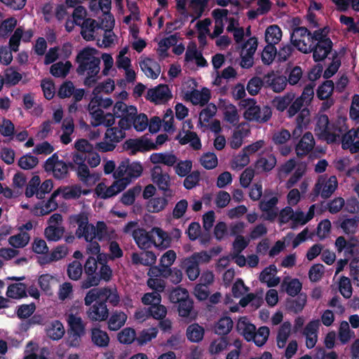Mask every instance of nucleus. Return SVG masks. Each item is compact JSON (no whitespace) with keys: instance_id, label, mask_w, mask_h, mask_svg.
Listing matches in <instances>:
<instances>
[{"instance_id":"1","label":"nucleus","mask_w":359,"mask_h":359,"mask_svg":"<svg viewBox=\"0 0 359 359\" xmlns=\"http://www.w3.org/2000/svg\"><path fill=\"white\" fill-rule=\"evenodd\" d=\"M131 128V122L128 118H121L118 123V126L109 128L102 141L96 144V149L106 152L114 149L117 143L126 137V130Z\"/></svg>"},{"instance_id":"2","label":"nucleus","mask_w":359,"mask_h":359,"mask_svg":"<svg viewBox=\"0 0 359 359\" xmlns=\"http://www.w3.org/2000/svg\"><path fill=\"white\" fill-rule=\"evenodd\" d=\"M238 106L243 111L244 118L249 121L266 122L271 116V110L269 107L261 108L255 100L252 98L241 100Z\"/></svg>"},{"instance_id":"3","label":"nucleus","mask_w":359,"mask_h":359,"mask_svg":"<svg viewBox=\"0 0 359 359\" xmlns=\"http://www.w3.org/2000/svg\"><path fill=\"white\" fill-rule=\"evenodd\" d=\"M196 82L192 79H189L182 84V93L184 100L191 102L194 105L203 106L208 102L210 99V91L207 88H203L201 90H196Z\"/></svg>"},{"instance_id":"4","label":"nucleus","mask_w":359,"mask_h":359,"mask_svg":"<svg viewBox=\"0 0 359 359\" xmlns=\"http://www.w3.org/2000/svg\"><path fill=\"white\" fill-rule=\"evenodd\" d=\"M66 320L69 327V331L72 334L74 339L69 344L72 346H77L80 343V338L86 332V323L76 309L71 308L66 313Z\"/></svg>"},{"instance_id":"5","label":"nucleus","mask_w":359,"mask_h":359,"mask_svg":"<svg viewBox=\"0 0 359 359\" xmlns=\"http://www.w3.org/2000/svg\"><path fill=\"white\" fill-rule=\"evenodd\" d=\"M69 222L74 226L77 224L78 229L76 235L78 238H83L87 242H91L95 238H98V230L97 226L88 223V218L84 213L71 215Z\"/></svg>"},{"instance_id":"6","label":"nucleus","mask_w":359,"mask_h":359,"mask_svg":"<svg viewBox=\"0 0 359 359\" xmlns=\"http://www.w3.org/2000/svg\"><path fill=\"white\" fill-rule=\"evenodd\" d=\"M228 13L229 12L226 9L221 8L215 9L212 11V14L215 19V29L212 33L210 34L212 38L217 37L223 32L224 21L228 22L226 29L229 32L239 27L238 17H228Z\"/></svg>"},{"instance_id":"7","label":"nucleus","mask_w":359,"mask_h":359,"mask_svg":"<svg viewBox=\"0 0 359 359\" xmlns=\"http://www.w3.org/2000/svg\"><path fill=\"white\" fill-rule=\"evenodd\" d=\"M88 109L90 116V123L93 126H111L115 123L114 116L111 113H105L96 105V100H90Z\"/></svg>"},{"instance_id":"8","label":"nucleus","mask_w":359,"mask_h":359,"mask_svg":"<svg viewBox=\"0 0 359 359\" xmlns=\"http://www.w3.org/2000/svg\"><path fill=\"white\" fill-rule=\"evenodd\" d=\"M291 41L302 53H306L311 50L313 38L304 27L296 29L291 35Z\"/></svg>"},{"instance_id":"9","label":"nucleus","mask_w":359,"mask_h":359,"mask_svg":"<svg viewBox=\"0 0 359 359\" xmlns=\"http://www.w3.org/2000/svg\"><path fill=\"white\" fill-rule=\"evenodd\" d=\"M337 187L338 182L335 176L321 175L315 185L314 191L326 198L334 192Z\"/></svg>"},{"instance_id":"10","label":"nucleus","mask_w":359,"mask_h":359,"mask_svg":"<svg viewBox=\"0 0 359 359\" xmlns=\"http://www.w3.org/2000/svg\"><path fill=\"white\" fill-rule=\"evenodd\" d=\"M155 147L153 142L145 137L138 139H130L123 144V148L131 155H135L137 152L149 151L153 150Z\"/></svg>"},{"instance_id":"11","label":"nucleus","mask_w":359,"mask_h":359,"mask_svg":"<svg viewBox=\"0 0 359 359\" xmlns=\"http://www.w3.org/2000/svg\"><path fill=\"white\" fill-rule=\"evenodd\" d=\"M151 181L156 184L159 189L165 192L167 196L172 197L173 192L169 189L170 184V177L166 173L163 172L160 166H154L151 170Z\"/></svg>"},{"instance_id":"12","label":"nucleus","mask_w":359,"mask_h":359,"mask_svg":"<svg viewBox=\"0 0 359 359\" xmlns=\"http://www.w3.org/2000/svg\"><path fill=\"white\" fill-rule=\"evenodd\" d=\"M146 98L156 104H163L172 98V93L167 85L161 84L149 89Z\"/></svg>"},{"instance_id":"13","label":"nucleus","mask_w":359,"mask_h":359,"mask_svg":"<svg viewBox=\"0 0 359 359\" xmlns=\"http://www.w3.org/2000/svg\"><path fill=\"white\" fill-rule=\"evenodd\" d=\"M124 180H116L113 184L107 187L104 183H99L95 192L101 198H108L116 196L127 187V183Z\"/></svg>"},{"instance_id":"14","label":"nucleus","mask_w":359,"mask_h":359,"mask_svg":"<svg viewBox=\"0 0 359 359\" xmlns=\"http://www.w3.org/2000/svg\"><path fill=\"white\" fill-rule=\"evenodd\" d=\"M84 269L88 276L81 282V287L88 289L99 285L100 278L94 275L97 269L96 259L93 257H89L85 264Z\"/></svg>"},{"instance_id":"15","label":"nucleus","mask_w":359,"mask_h":359,"mask_svg":"<svg viewBox=\"0 0 359 359\" xmlns=\"http://www.w3.org/2000/svg\"><path fill=\"white\" fill-rule=\"evenodd\" d=\"M151 245L159 250H165L170 246L171 238L167 232L159 227L151 229Z\"/></svg>"},{"instance_id":"16","label":"nucleus","mask_w":359,"mask_h":359,"mask_svg":"<svg viewBox=\"0 0 359 359\" xmlns=\"http://www.w3.org/2000/svg\"><path fill=\"white\" fill-rule=\"evenodd\" d=\"M86 314L90 320L102 322L108 318L109 310L104 302H97L88 309Z\"/></svg>"},{"instance_id":"17","label":"nucleus","mask_w":359,"mask_h":359,"mask_svg":"<svg viewBox=\"0 0 359 359\" xmlns=\"http://www.w3.org/2000/svg\"><path fill=\"white\" fill-rule=\"evenodd\" d=\"M218 107L222 111L226 121L232 125H236L238 123L240 117L236 106L226 100H220Z\"/></svg>"},{"instance_id":"18","label":"nucleus","mask_w":359,"mask_h":359,"mask_svg":"<svg viewBox=\"0 0 359 359\" xmlns=\"http://www.w3.org/2000/svg\"><path fill=\"white\" fill-rule=\"evenodd\" d=\"M149 161L155 166L161 164L172 167L177 163V158L172 152H155L149 156Z\"/></svg>"},{"instance_id":"19","label":"nucleus","mask_w":359,"mask_h":359,"mask_svg":"<svg viewBox=\"0 0 359 359\" xmlns=\"http://www.w3.org/2000/svg\"><path fill=\"white\" fill-rule=\"evenodd\" d=\"M45 168L48 171H52L53 175L57 178L65 177L68 172L67 165L62 161H59L55 155L49 158L45 165Z\"/></svg>"},{"instance_id":"20","label":"nucleus","mask_w":359,"mask_h":359,"mask_svg":"<svg viewBox=\"0 0 359 359\" xmlns=\"http://www.w3.org/2000/svg\"><path fill=\"white\" fill-rule=\"evenodd\" d=\"M176 140L182 145L189 144L190 146L196 150L201 148V140L197 134L189 130H181L176 136Z\"/></svg>"},{"instance_id":"21","label":"nucleus","mask_w":359,"mask_h":359,"mask_svg":"<svg viewBox=\"0 0 359 359\" xmlns=\"http://www.w3.org/2000/svg\"><path fill=\"white\" fill-rule=\"evenodd\" d=\"M81 194L86 195L88 191H82L81 187L78 185L66 186L57 189L53 192V197L60 196L63 199L69 200L80 197Z\"/></svg>"},{"instance_id":"22","label":"nucleus","mask_w":359,"mask_h":359,"mask_svg":"<svg viewBox=\"0 0 359 359\" xmlns=\"http://www.w3.org/2000/svg\"><path fill=\"white\" fill-rule=\"evenodd\" d=\"M140 66L144 74L152 79H156L161 74L160 65L151 58L142 57Z\"/></svg>"},{"instance_id":"23","label":"nucleus","mask_w":359,"mask_h":359,"mask_svg":"<svg viewBox=\"0 0 359 359\" xmlns=\"http://www.w3.org/2000/svg\"><path fill=\"white\" fill-rule=\"evenodd\" d=\"M33 36L31 29L25 31L22 27H18L9 40V46L13 51H17L22 39L23 41H29Z\"/></svg>"},{"instance_id":"24","label":"nucleus","mask_w":359,"mask_h":359,"mask_svg":"<svg viewBox=\"0 0 359 359\" xmlns=\"http://www.w3.org/2000/svg\"><path fill=\"white\" fill-rule=\"evenodd\" d=\"M342 148L348 149L351 153L359 151L358 130H350L342 138Z\"/></svg>"},{"instance_id":"25","label":"nucleus","mask_w":359,"mask_h":359,"mask_svg":"<svg viewBox=\"0 0 359 359\" xmlns=\"http://www.w3.org/2000/svg\"><path fill=\"white\" fill-rule=\"evenodd\" d=\"M100 62H97L94 63H88L86 66L85 65L79 66L77 69L78 73L79 74L87 76L85 80L86 85L90 86L95 81V77L99 73L100 69Z\"/></svg>"},{"instance_id":"26","label":"nucleus","mask_w":359,"mask_h":359,"mask_svg":"<svg viewBox=\"0 0 359 359\" xmlns=\"http://www.w3.org/2000/svg\"><path fill=\"white\" fill-rule=\"evenodd\" d=\"M276 274V266L275 265H270L260 273L259 278L261 282L266 283L268 287H274L280 282V278Z\"/></svg>"},{"instance_id":"27","label":"nucleus","mask_w":359,"mask_h":359,"mask_svg":"<svg viewBox=\"0 0 359 359\" xmlns=\"http://www.w3.org/2000/svg\"><path fill=\"white\" fill-rule=\"evenodd\" d=\"M315 208L316 205H311L306 213L304 212L300 209L296 210H293L292 228H294L297 226H303L311 220L314 217Z\"/></svg>"},{"instance_id":"28","label":"nucleus","mask_w":359,"mask_h":359,"mask_svg":"<svg viewBox=\"0 0 359 359\" xmlns=\"http://www.w3.org/2000/svg\"><path fill=\"white\" fill-rule=\"evenodd\" d=\"M100 27L95 20L87 19L82 23L81 34L86 41L95 40Z\"/></svg>"},{"instance_id":"29","label":"nucleus","mask_w":359,"mask_h":359,"mask_svg":"<svg viewBox=\"0 0 359 359\" xmlns=\"http://www.w3.org/2000/svg\"><path fill=\"white\" fill-rule=\"evenodd\" d=\"M264 83L271 87L273 91L278 93L285 89L287 81L285 76L272 72L264 76Z\"/></svg>"},{"instance_id":"30","label":"nucleus","mask_w":359,"mask_h":359,"mask_svg":"<svg viewBox=\"0 0 359 359\" xmlns=\"http://www.w3.org/2000/svg\"><path fill=\"white\" fill-rule=\"evenodd\" d=\"M113 112L114 117L128 118L130 121V118L137 114V109L133 105H127L123 102H117L114 106Z\"/></svg>"},{"instance_id":"31","label":"nucleus","mask_w":359,"mask_h":359,"mask_svg":"<svg viewBox=\"0 0 359 359\" xmlns=\"http://www.w3.org/2000/svg\"><path fill=\"white\" fill-rule=\"evenodd\" d=\"M55 198L56 197H53V193L48 201L35 205L32 210V213L36 216H42L56 210L58 204Z\"/></svg>"},{"instance_id":"32","label":"nucleus","mask_w":359,"mask_h":359,"mask_svg":"<svg viewBox=\"0 0 359 359\" xmlns=\"http://www.w3.org/2000/svg\"><path fill=\"white\" fill-rule=\"evenodd\" d=\"M97 55L98 51L95 48H86L83 49L76 57L77 62L79 65V66H81L83 65L86 66L88 63L100 62Z\"/></svg>"},{"instance_id":"33","label":"nucleus","mask_w":359,"mask_h":359,"mask_svg":"<svg viewBox=\"0 0 359 359\" xmlns=\"http://www.w3.org/2000/svg\"><path fill=\"white\" fill-rule=\"evenodd\" d=\"M90 338L93 344L96 346L104 348L109 344L110 339L108 334L98 327L90 329Z\"/></svg>"},{"instance_id":"34","label":"nucleus","mask_w":359,"mask_h":359,"mask_svg":"<svg viewBox=\"0 0 359 359\" xmlns=\"http://www.w3.org/2000/svg\"><path fill=\"white\" fill-rule=\"evenodd\" d=\"M69 252L68 248L65 245L55 248L46 257L39 259L41 264H46L53 262H57L65 258Z\"/></svg>"},{"instance_id":"35","label":"nucleus","mask_w":359,"mask_h":359,"mask_svg":"<svg viewBox=\"0 0 359 359\" xmlns=\"http://www.w3.org/2000/svg\"><path fill=\"white\" fill-rule=\"evenodd\" d=\"M315 145L313 135L311 133H305L296 146V152L298 156H304L310 152Z\"/></svg>"},{"instance_id":"36","label":"nucleus","mask_w":359,"mask_h":359,"mask_svg":"<svg viewBox=\"0 0 359 359\" xmlns=\"http://www.w3.org/2000/svg\"><path fill=\"white\" fill-rule=\"evenodd\" d=\"M77 175L80 180L88 186H92L100 179V175L96 172L91 173L87 165L76 168Z\"/></svg>"},{"instance_id":"37","label":"nucleus","mask_w":359,"mask_h":359,"mask_svg":"<svg viewBox=\"0 0 359 359\" xmlns=\"http://www.w3.org/2000/svg\"><path fill=\"white\" fill-rule=\"evenodd\" d=\"M127 161V176L126 178L120 179L119 180H124L127 183V187L130 184L133 179L140 177L143 172V166L139 161H134L130 163L129 160Z\"/></svg>"},{"instance_id":"38","label":"nucleus","mask_w":359,"mask_h":359,"mask_svg":"<svg viewBox=\"0 0 359 359\" xmlns=\"http://www.w3.org/2000/svg\"><path fill=\"white\" fill-rule=\"evenodd\" d=\"M133 237L141 249H148L151 246V230L147 232L143 229H135L133 232Z\"/></svg>"},{"instance_id":"39","label":"nucleus","mask_w":359,"mask_h":359,"mask_svg":"<svg viewBox=\"0 0 359 359\" xmlns=\"http://www.w3.org/2000/svg\"><path fill=\"white\" fill-rule=\"evenodd\" d=\"M131 258L133 264L144 266H152L156 262V256L151 251L133 253Z\"/></svg>"},{"instance_id":"40","label":"nucleus","mask_w":359,"mask_h":359,"mask_svg":"<svg viewBox=\"0 0 359 359\" xmlns=\"http://www.w3.org/2000/svg\"><path fill=\"white\" fill-rule=\"evenodd\" d=\"M250 129L248 127L240 126V127L234 130L232 136L229 139V144L232 149L240 148L243 143V140L248 136Z\"/></svg>"},{"instance_id":"41","label":"nucleus","mask_w":359,"mask_h":359,"mask_svg":"<svg viewBox=\"0 0 359 359\" xmlns=\"http://www.w3.org/2000/svg\"><path fill=\"white\" fill-rule=\"evenodd\" d=\"M282 36V30L277 25H270L265 30L264 38L268 45L275 46L281 41Z\"/></svg>"},{"instance_id":"42","label":"nucleus","mask_w":359,"mask_h":359,"mask_svg":"<svg viewBox=\"0 0 359 359\" xmlns=\"http://www.w3.org/2000/svg\"><path fill=\"white\" fill-rule=\"evenodd\" d=\"M331 40H324L318 43L313 50V57L316 62L323 60L332 49Z\"/></svg>"},{"instance_id":"43","label":"nucleus","mask_w":359,"mask_h":359,"mask_svg":"<svg viewBox=\"0 0 359 359\" xmlns=\"http://www.w3.org/2000/svg\"><path fill=\"white\" fill-rule=\"evenodd\" d=\"M185 61L187 62H195L200 67H205L207 64L201 53L198 51L195 44H190L185 53Z\"/></svg>"},{"instance_id":"44","label":"nucleus","mask_w":359,"mask_h":359,"mask_svg":"<svg viewBox=\"0 0 359 359\" xmlns=\"http://www.w3.org/2000/svg\"><path fill=\"white\" fill-rule=\"evenodd\" d=\"M177 43V37L174 35L169 36L159 41L156 49L157 54L160 59H165L168 56L169 48Z\"/></svg>"},{"instance_id":"45","label":"nucleus","mask_w":359,"mask_h":359,"mask_svg":"<svg viewBox=\"0 0 359 359\" xmlns=\"http://www.w3.org/2000/svg\"><path fill=\"white\" fill-rule=\"evenodd\" d=\"M237 330L246 340L252 341V334L256 330V328L247 318L242 317L238 320Z\"/></svg>"},{"instance_id":"46","label":"nucleus","mask_w":359,"mask_h":359,"mask_svg":"<svg viewBox=\"0 0 359 359\" xmlns=\"http://www.w3.org/2000/svg\"><path fill=\"white\" fill-rule=\"evenodd\" d=\"M48 337L53 340H59L65 334V327L59 320H54L50 323L46 328Z\"/></svg>"},{"instance_id":"47","label":"nucleus","mask_w":359,"mask_h":359,"mask_svg":"<svg viewBox=\"0 0 359 359\" xmlns=\"http://www.w3.org/2000/svg\"><path fill=\"white\" fill-rule=\"evenodd\" d=\"M57 280L55 276L48 273L41 275L38 278V285L41 290L46 294H53V287L56 284Z\"/></svg>"},{"instance_id":"48","label":"nucleus","mask_w":359,"mask_h":359,"mask_svg":"<svg viewBox=\"0 0 359 359\" xmlns=\"http://www.w3.org/2000/svg\"><path fill=\"white\" fill-rule=\"evenodd\" d=\"M307 171V165L304 162L297 163L294 172L285 183V187L290 189L293 187Z\"/></svg>"},{"instance_id":"49","label":"nucleus","mask_w":359,"mask_h":359,"mask_svg":"<svg viewBox=\"0 0 359 359\" xmlns=\"http://www.w3.org/2000/svg\"><path fill=\"white\" fill-rule=\"evenodd\" d=\"M6 296L14 299L27 297V285L22 283L10 285L7 288Z\"/></svg>"},{"instance_id":"50","label":"nucleus","mask_w":359,"mask_h":359,"mask_svg":"<svg viewBox=\"0 0 359 359\" xmlns=\"http://www.w3.org/2000/svg\"><path fill=\"white\" fill-rule=\"evenodd\" d=\"M292 325L289 321L284 322L280 327L277 335V346L279 348L285 347L290 336Z\"/></svg>"},{"instance_id":"51","label":"nucleus","mask_w":359,"mask_h":359,"mask_svg":"<svg viewBox=\"0 0 359 359\" xmlns=\"http://www.w3.org/2000/svg\"><path fill=\"white\" fill-rule=\"evenodd\" d=\"M127 318V315L123 312L114 313L108 320V328L113 331L119 330L125 325Z\"/></svg>"},{"instance_id":"52","label":"nucleus","mask_w":359,"mask_h":359,"mask_svg":"<svg viewBox=\"0 0 359 359\" xmlns=\"http://www.w3.org/2000/svg\"><path fill=\"white\" fill-rule=\"evenodd\" d=\"M204 328L197 323L189 325L187 329V337L191 342H199L204 337Z\"/></svg>"},{"instance_id":"53","label":"nucleus","mask_w":359,"mask_h":359,"mask_svg":"<svg viewBox=\"0 0 359 359\" xmlns=\"http://www.w3.org/2000/svg\"><path fill=\"white\" fill-rule=\"evenodd\" d=\"M71 68L72 64L69 61L59 62L51 65L50 72L55 77H65Z\"/></svg>"},{"instance_id":"54","label":"nucleus","mask_w":359,"mask_h":359,"mask_svg":"<svg viewBox=\"0 0 359 359\" xmlns=\"http://www.w3.org/2000/svg\"><path fill=\"white\" fill-rule=\"evenodd\" d=\"M208 0H192L189 6V15L194 19L198 18L203 13Z\"/></svg>"},{"instance_id":"55","label":"nucleus","mask_w":359,"mask_h":359,"mask_svg":"<svg viewBox=\"0 0 359 359\" xmlns=\"http://www.w3.org/2000/svg\"><path fill=\"white\" fill-rule=\"evenodd\" d=\"M310 121V111L308 109H303L297 116V126L293 130L294 136H299L303 127L306 126Z\"/></svg>"},{"instance_id":"56","label":"nucleus","mask_w":359,"mask_h":359,"mask_svg":"<svg viewBox=\"0 0 359 359\" xmlns=\"http://www.w3.org/2000/svg\"><path fill=\"white\" fill-rule=\"evenodd\" d=\"M30 240V236L27 233H20L18 234L10 236L8 243L14 248H23L27 245Z\"/></svg>"},{"instance_id":"57","label":"nucleus","mask_w":359,"mask_h":359,"mask_svg":"<svg viewBox=\"0 0 359 359\" xmlns=\"http://www.w3.org/2000/svg\"><path fill=\"white\" fill-rule=\"evenodd\" d=\"M118 341L123 344H131L137 340L136 332L131 327H126L117 334Z\"/></svg>"},{"instance_id":"58","label":"nucleus","mask_w":359,"mask_h":359,"mask_svg":"<svg viewBox=\"0 0 359 359\" xmlns=\"http://www.w3.org/2000/svg\"><path fill=\"white\" fill-rule=\"evenodd\" d=\"M294 99V95L293 93H287L284 96L275 97L272 104L276 109L280 111H283L292 103Z\"/></svg>"},{"instance_id":"59","label":"nucleus","mask_w":359,"mask_h":359,"mask_svg":"<svg viewBox=\"0 0 359 359\" xmlns=\"http://www.w3.org/2000/svg\"><path fill=\"white\" fill-rule=\"evenodd\" d=\"M184 265L187 276L191 280H196L200 273L198 264L190 257L184 260Z\"/></svg>"},{"instance_id":"60","label":"nucleus","mask_w":359,"mask_h":359,"mask_svg":"<svg viewBox=\"0 0 359 359\" xmlns=\"http://www.w3.org/2000/svg\"><path fill=\"white\" fill-rule=\"evenodd\" d=\"M158 334V330L156 327H150L142 330L139 336L137 337V341L139 345L143 346L155 339Z\"/></svg>"},{"instance_id":"61","label":"nucleus","mask_w":359,"mask_h":359,"mask_svg":"<svg viewBox=\"0 0 359 359\" xmlns=\"http://www.w3.org/2000/svg\"><path fill=\"white\" fill-rule=\"evenodd\" d=\"M65 233L63 226H48L44 230L45 237L51 241H58Z\"/></svg>"},{"instance_id":"62","label":"nucleus","mask_w":359,"mask_h":359,"mask_svg":"<svg viewBox=\"0 0 359 359\" xmlns=\"http://www.w3.org/2000/svg\"><path fill=\"white\" fill-rule=\"evenodd\" d=\"M128 51L129 48L128 46H125L119 50L116 58V65L118 69H124L132 66L131 60L127 56Z\"/></svg>"},{"instance_id":"63","label":"nucleus","mask_w":359,"mask_h":359,"mask_svg":"<svg viewBox=\"0 0 359 359\" xmlns=\"http://www.w3.org/2000/svg\"><path fill=\"white\" fill-rule=\"evenodd\" d=\"M200 163L205 169L212 170L217 166L218 158L215 154L208 152L201 156Z\"/></svg>"},{"instance_id":"64","label":"nucleus","mask_w":359,"mask_h":359,"mask_svg":"<svg viewBox=\"0 0 359 359\" xmlns=\"http://www.w3.org/2000/svg\"><path fill=\"white\" fill-rule=\"evenodd\" d=\"M38 345L32 341L27 344L25 351L24 359H47L43 354L47 351L45 349L41 351V355H37Z\"/></svg>"}]
</instances>
